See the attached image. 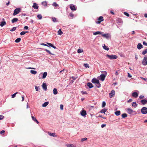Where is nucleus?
Instances as JSON below:
<instances>
[{
	"label": "nucleus",
	"instance_id": "obj_1",
	"mask_svg": "<svg viewBox=\"0 0 147 147\" xmlns=\"http://www.w3.org/2000/svg\"><path fill=\"white\" fill-rule=\"evenodd\" d=\"M92 83L95 84L98 88H100V86L101 85L99 80L95 78L92 79Z\"/></svg>",
	"mask_w": 147,
	"mask_h": 147
},
{
	"label": "nucleus",
	"instance_id": "obj_2",
	"mask_svg": "<svg viewBox=\"0 0 147 147\" xmlns=\"http://www.w3.org/2000/svg\"><path fill=\"white\" fill-rule=\"evenodd\" d=\"M106 56L110 59H116L117 57L115 55H109L107 54Z\"/></svg>",
	"mask_w": 147,
	"mask_h": 147
},
{
	"label": "nucleus",
	"instance_id": "obj_3",
	"mask_svg": "<svg viewBox=\"0 0 147 147\" xmlns=\"http://www.w3.org/2000/svg\"><path fill=\"white\" fill-rule=\"evenodd\" d=\"M21 9L20 8H17L14 11L13 15L14 16L18 14L21 11Z\"/></svg>",
	"mask_w": 147,
	"mask_h": 147
},
{
	"label": "nucleus",
	"instance_id": "obj_4",
	"mask_svg": "<svg viewBox=\"0 0 147 147\" xmlns=\"http://www.w3.org/2000/svg\"><path fill=\"white\" fill-rule=\"evenodd\" d=\"M142 64L144 65H147V56L144 57L142 61Z\"/></svg>",
	"mask_w": 147,
	"mask_h": 147
},
{
	"label": "nucleus",
	"instance_id": "obj_5",
	"mask_svg": "<svg viewBox=\"0 0 147 147\" xmlns=\"http://www.w3.org/2000/svg\"><path fill=\"white\" fill-rule=\"evenodd\" d=\"M142 113L145 114L147 113V108L144 107L142 108L141 110Z\"/></svg>",
	"mask_w": 147,
	"mask_h": 147
},
{
	"label": "nucleus",
	"instance_id": "obj_6",
	"mask_svg": "<svg viewBox=\"0 0 147 147\" xmlns=\"http://www.w3.org/2000/svg\"><path fill=\"white\" fill-rule=\"evenodd\" d=\"M103 17L102 16H101L99 17L98 19V21L96 22L97 24H100L101 22L103 21Z\"/></svg>",
	"mask_w": 147,
	"mask_h": 147
},
{
	"label": "nucleus",
	"instance_id": "obj_7",
	"mask_svg": "<svg viewBox=\"0 0 147 147\" xmlns=\"http://www.w3.org/2000/svg\"><path fill=\"white\" fill-rule=\"evenodd\" d=\"M80 114L82 116L84 117H86V111L82 110L80 111Z\"/></svg>",
	"mask_w": 147,
	"mask_h": 147
},
{
	"label": "nucleus",
	"instance_id": "obj_8",
	"mask_svg": "<svg viewBox=\"0 0 147 147\" xmlns=\"http://www.w3.org/2000/svg\"><path fill=\"white\" fill-rule=\"evenodd\" d=\"M70 8L71 10L75 11L76 9V6L73 4H70L69 5Z\"/></svg>",
	"mask_w": 147,
	"mask_h": 147
},
{
	"label": "nucleus",
	"instance_id": "obj_9",
	"mask_svg": "<svg viewBox=\"0 0 147 147\" xmlns=\"http://www.w3.org/2000/svg\"><path fill=\"white\" fill-rule=\"evenodd\" d=\"M127 111L128 113L130 114L136 113L135 111H133L132 109L130 108L127 109Z\"/></svg>",
	"mask_w": 147,
	"mask_h": 147
},
{
	"label": "nucleus",
	"instance_id": "obj_10",
	"mask_svg": "<svg viewBox=\"0 0 147 147\" xmlns=\"http://www.w3.org/2000/svg\"><path fill=\"white\" fill-rule=\"evenodd\" d=\"M115 91L114 90H112L111 93H109L110 98H111L113 97L115 95Z\"/></svg>",
	"mask_w": 147,
	"mask_h": 147
},
{
	"label": "nucleus",
	"instance_id": "obj_11",
	"mask_svg": "<svg viewBox=\"0 0 147 147\" xmlns=\"http://www.w3.org/2000/svg\"><path fill=\"white\" fill-rule=\"evenodd\" d=\"M41 74H42L43 75L42 78L43 79H45L46 78L47 75V73L46 72H45L43 73H40L39 74V76H40Z\"/></svg>",
	"mask_w": 147,
	"mask_h": 147
},
{
	"label": "nucleus",
	"instance_id": "obj_12",
	"mask_svg": "<svg viewBox=\"0 0 147 147\" xmlns=\"http://www.w3.org/2000/svg\"><path fill=\"white\" fill-rule=\"evenodd\" d=\"M101 35H102V36L103 37H105V38H107V39H108L109 37H110V35H109V33H107V34H101Z\"/></svg>",
	"mask_w": 147,
	"mask_h": 147
},
{
	"label": "nucleus",
	"instance_id": "obj_13",
	"mask_svg": "<svg viewBox=\"0 0 147 147\" xmlns=\"http://www.w3.org/2000/svg\"><path fill=\"white\" fill-rule=\"evenodd\" d=\"M116 21L117 23L119 24L123 23L121 19L120 18H117L116 20Z\"/></svg>",
	"mask_w": 147,
	"mask_h": 147
},
{
	"label": "nucleus",
	"instance_id": "obj_14",
	"mask_svg": "<svg viewBox=\"0 0 147 147\" xmlns=\"http://www.w3.org/2000/svg\"><path fill=\"white\" fill-rule=\"evenodd\" d=\"M42 88L45 91L47 90V84L45 83H43L42 85Z\"/></svg>",
	"mask_w": 147,
	"mask_h": 147
},
{
	"label": "nucleus",
	"instance_id": "obj_15",
	"mask_svg": "<svg viewBox=\"0 0 147 147\" xmlns=\"http://www.w3.org/2000/svg\"><path fill=\"white\" fill-rule=\"evenodd\" d=\"M100 80L103 81L105 80V75L104 74H102L100 76Z\"/></svg>",
	"mask_w": 147,
	"mask_h": 147
},
{
	"label": "nucleus",
	"instance_id": "obj_16",
	"mask_svg": "<svg viewBox=\"0 0 147 147\" xmlns=\"http://www.w3.org/2000/svg\"><path fill=\"white\" fill-rule=\"evenodd\" d=\"M138 93L136 92H134L132 93V96L135 98H137L138 97Z\"/></svg>",
	"mask_w": 147,
	"mask_h": 147
},
{
	"label": "nucleus",
	"instance_id": "obj_17",
	"mask_svg": "<svg viewBox=\"0 0 147 147\" xmlns=\"http://www.w3.org/2000/svg\"><path fill=\"white\" fill-rule=\"evenodd\" d=\"M140 102L143 105L147 103V100L145 99L141 100Z\"/></svg>",
	"mask_w": 147,
	"mask_h": 147
},
{
	"label": "nucleus",
	"instance_id": "obj_18",
	"mask_svg": "<svg viewBox=\"0 0 147 147\" xmlns=\"http://www.w3.org/2000/svg\"><path fill=\"white\" fill-rule=\"evenodd\" d=\"M47 44L48 45V46H47V47H51L54 49H56V47L55 46H54L52 44H51V43H49L48 42H47Z\"/></svg>",
	"mask_w": 147,
	"mask_h": 147
},
{
	"label": "nucleus",
	"instance_id": "obj_19",
	"mask_svg": "<svg viewBox=\"0 0 147 147\" xmlns=\"http://www.w3.org/2000/svg\"><path fill=\"white\" fill-rule=\"evenodd\" d=\"M32 7L34 9H37L38 8V6L36 3H34L32 6Z\"/></svg>",
	"mask_w": 147,
	"mask_h": 147
},
{
	"label": "nucleus",
	"instance_id": "obj_20",
	"mask_svg": "<svg viewBox=\"0 0 147 147\" xmlns=\"http://www.w3.org/2000/svg\"><path fill=\"white\" fill-rule=\"evenodd\" d=\"M143 47V46L140 43H139L137 46V48L138 49H141Z\"/></svg>",
	"mask_w": 147,
	"mask_h": 147
},
{
	"label": "nucleus",
	"instance_id": "obj_21",
	"mask_svg": "<svg viewBox=\"0 0 147 147\" xmlns=\"http://www.w3.org/2000/svg\"><path fill=\"white\" fill-rule=\"evenodd\" d=\"M18 20V19L17 18H14L11 20V22L13 23L16 22Z\"/></svg>",
	"mask_w": 147,
	"mask_h": 147
},
{
	"label": "nucleus",
	"instance_id": "obj_22",
	"mask_svg": "<svg viewBox=\"0 0 147 147\" xmlns=\"http://www.w3.org/2000/svg\"><path fill=\"white\" fill-rule=\"evenodd\" d=\"M103 33V32L100 31H97L93 33V34L94 35H96L97 34H101Z\"/></svg>",
	"mask_w": 147,
	"mask_h": 147
},
{
	"label": "nucleus",
	"instance_id": "obj_23",
	"mask_svg": "<svg viewBox=\"0 0 147 147\" xmlns=\"http://www.w3.org/2000/svg\"><path fill=\"white\" fill-rule=\"evenodd\" d=\"M32 120L36 122L37 124H38L39 122L37 121V120L33 116H32Z\"/></svg>",
	"mask_w": 147,
	"mask_h": 147
},
{
	"label": "nucleus",
	"instance_id": "obj_24",
	"mask_svg": "<svg viewBox=\"0 0 147 147\" xmlns=\"http://www.w3.org/2000/svg\"><path fill=\"white\" fill-rule=\"evenodd\" d=\"M49 135L51 136L56 137V136L55 133H51L50 132H48Z\"/></svg>",
	"mask_w": 147,
	"mask_h": 147
},
{
	"label": "nucleus",
	"instance_id": "obj_25",
	"mask_svg": "<svg viewBox=\"0 0 147 147\" xmlns=\"http://www.w3.org/2000/svg\"><path fill=\"white\" fill-rule=\"evenodd\" d=\"M107 109H103L100 111V112L101 113H103L105 114V112L107 111Z\"/></svg>",
	"mask_w": 147,
	"mask_h": 147
},
{
	"label": "nucleus",
	"instance_id": "obj_26",
	"mask_svg": "<svg viewBox=\"0 0 147 147\" xmlns=\"http://www.w3.org/2000/svg\"><path fill=\"white\" fill-rule=\"evenodd\" d=\"M53 93L55 95L57 94L58 93V92L56 88H55L53 90Z\"/></svg>",
	"mask_w": 147,
	"mask_h": 147
},
{
	"label": "nucleus",
	"instance_id": "obj_27",
	"mask_svg": "<svg viewBox=\"0 0 147 147\" xmlns=\"http://www.w3.org/2000/svg\"><path fill=\"white\" fill-rule=\"evenodd\" d=\"M6 23L5 22V21H3L1 22L0 24V26L1 27H3L6 24Z\"/></svg>",
	"mask_w": 147,
	"mask_h": 147
},
{
	"label": "nucleus",
	"instance_id": "obj_28",
	"mask_svg": "<svg viewBox=\"0 0 147 147\" xmlns=\"http://www.w3.org/2000/svg\"><path fill=\"white\" fill-rule=\"evenodd\" d=\"M103 49L105 50L108 51L109 50V48L108 47L106 46L105 44L104 45V46H103Z\"/></svg>",
	"mask_w": 147,
	"mask_h": 147
},
{
	"label": "nucleus",
	"instance_id": "obj_29",
	"mask_svg": "<svg viewBox=\"0 0 147 147\" xmlns=\"http://www.w3.org/2000/svg\"><path fill=\"white\" fill-rule=\"evenodd\" d=\"M30 72L32 74L35 75L36 74L37 71H36L31 70L30 71Z\"/></svg>",
	"mask_w": 147,
	"mask_h": 147
},
{
	"label": "nucleus",
	"instance_id": "obj_30",
	"mask_svg": "<svg viewBox=\"0 0 147 147\" xmlns=\"http://www.w3.org/2000/svg\"><path fill=\"white\" fill-rule=\"evenodd\" d=\"M87 85L89 88H92V84L90 82L88 83L87 84Z\"/></svg>",
	"mask_w": 147,
	"mask_h": 147
},
{
	"label": "nucleus",
	"instance_id": "obj_31",
	"mask_svg": "<svg viewBox=\"0 0 147 147\" xmlns=\"http://www.w3.org/2000/svg\"><path fill=\"white\" fill-rule=\"evenodd\" d=\"M138 105L136 102H133L132 103V106L134 107H136Z\"/></svg>",
	"mask_w": 147,
	"mask_h": 147
},
{
	"label": "nucleus",
	"instance_id": "obj_32",
	"mask_svg": "<svg viewBox=\"0 0 147 147\" xmlns=\"http://www.w3.org/2000/svg\"><path fill=\"white\" fill-rule=\"evenodd\" d=\"M115 113L117 116H118L120 114V112L119 111H117L115 112Z\"/></svg>",
	"mask_w": 147,
	"mask_h": 147
},
{
	"label": "nucleus",
	"instance_id": "obj_33",
	"mask_svg": "<svg viewBox=\"0 0 147 147\" xmlns=\"http://www.w3.org/2000/svg\"><path fill=\"white\" fill-rule=\"evenodd\" d=\"M49 103L48 102H45L42 105V106L43 107H46L49 104Z\"/></svg>",
	"mask_w": 147,
	"mask_h": 147
},
{
	"label": "nucleus",
	"instance_id": "obj_34",
	"mask_svg": "<svg viewBox=\"0 0 147 147\" xmlns=\"http://www.w3.org/2000/svg\"><path fill=\"white\" fill-rule=\"evenodd\" d=\"M63 34V32L61 31V29H59L58 31V34L61 35Z\"/></svg>",
	"mask_w": 147,
	"mask_h": 147
},
{
	"label": "nucleus",
	"instance_id": "obj_35",
	"mask_svg": "<svg viewBox=\"0 0 147 147\" xmlns=\"http://www.w3.org/2000/svg\"><path fill=\"white\" fill-rule=\"evenodd\" d=\"M42 4L44 6H46L47 5V2L46 1H43L42 2Z\"/></svg>",
	"mask_w": 147,
	"mask_h": 147
},
{
	"label": "nucleus",
	"instance_id": "obj_36",
	"mask_svg": "<svg viewBox=\"0 0 147 147\" xmlns=\"http://www.w3.org/2000/svg\"><path fill=\"white\" fill-rule=\"evenodd\" d=\"M52 20L54 22H57L58 21L55 18L53 17L52 18Z\"/></svg>",
	"mask_w": 147,
	"mask_h": 147
},
{
	"label": "nucleus",
	"instance_id": "obj_37",
	"mask_svg": "<svg viewBox=\"0 0 147 147\" xmlns=\"http://www.w3.org/2000/svg\"><path fill=\"white\" fill-rule=\"evenodd\" d=\"M21 40L20 38H18L15 40V42L16 43H18Z\"/></svg>",
	"mask_w": 147,
	"mask_h": 147
},
{
	"label": "nucleus",
	"instance_id": "obj_38",
	"mask_svg": "<svg viewBox=\"0 0 147 147\" xmlns=\"http://www.w3.org/2000/svg\"><path fill=\"white\" fill-rule=\"evenodd\" d=\"M127 115L126 113H123L122 115V116L123 118H125L127 117Z\"/></svg>",
	"mask_w": 147,
	"mask_h": 147
},
{
	"label": "nucleus",
	"instance_id": "obj_39",
	"mask_svg": "<svg viewBox=\"0 0 147 147\" xmlns=\"http://www.w3.org/2000/svg\"><path fill=\"white\" fill-rule=\"evenodd\" d=\"M45 50L46 52H47L49 54H50V55H54V54L51 53L49 50L47 49H45Z\"/></svg>",
	"mask_w": 147,
	"mask_h": 147
},
{
	"label": "nucleus",
	"instance_id": "obj_40",
	"mask_svg": "<svg viewBox=\"0 0 147 147\" xmlns=\"http://www.w3.org/2000/svg\"><path fill=\"white\" fill-rule=\"evenodd\" d=\"M37 18L39 20H41L42 18V17L41 14H38L37 16Z\"/></svg>",
	"mask_w": 147,
	"mask_h": 147
},
{
	"label": "nucleus",
	"instance_id": "obj_41",
	"mask_svg": "<svg viewBox=\"0 0 147 147\" xmlns=\"http://www.w3.org/2000/svg\"><path fill=\"white\" fill-rule=\"evenodd\" d=\"M28 31H26V32L22 31L20 33V34L21 35H24L26 33H28Z\"/></svg>",
	"mask_w": 147,
	"mask_h": 147
},
{
	"label": "nucleus",
	"instance_id": "obj_42",
	"mask_svg": "<svg viewBox=\"0 0 147 147\" xmlns=\"http://www.w3.org/2000/svg\"><path fill=\"white\" fill-rule=\"evenodd\" d=\"M147 53V49H146L144 51L142 52V54L144 55Z\"/></svg>",
	"mask_w": 147,
	"mask_h": 147
},
{
	"label": "nucleus",
	"instance_id": "obj_43",
	"mask_svg": "<svg viewBox=\"0 0 147 147\" xmlns=\"http://www.w3.org/2000/svg\"><path fill=\"white\" fill-rule=\"evenodd\" d=\"M67 147H76L72 144H68L67 145Z\"/></svg>",
	"mask_w": 147,
	"mask_h": 147
},
{
	"label": "nucleus",
	"instance_id": "obj_44",
	"mask_svg": "<svg viewBox=\"0 0 147 147\" xmlns=\"http://www.w3.org/2000/svg\"><path fill=\"white\" fill-rule=\"evenodd\" d=\"M16 29V27H14L12 28L10 30L11 31L13 32L15 31Z\"/></svg>",
	"mask_w": 147,
	"mask_h": 147
},
{
	"label": "nucleus",
	"instance_id": "obj_45",
	"mask_svg": "<svg viewBox=\"0 0 147 147\" xmlns=\"http://www.w3.org/2000/svg\"><path fill=\"white\" fill-rule=\"evenodd\" d=\"M18 92H16L14 94H13L12 95H11V98H14L16 97V94L18 93Z\"/></svg>",
	"mask_w": 147,
	"mask_h": 147
},
{
	"label": "nucleus",
	"instance_id": "obj_46",
	"mask_svg": "<svg viewBox=\"0 0 147 147\" xmlns=\"http://www.w3.org/2000/svg\"><path fill=\"white\" fill-rule=\"evenodd\" d=\"M87 138H82L81 139V142H83L84 141L87 140Z\"/></svg>",
	"mask_w": 147,
	"mask_h": 147
},
{
	"label": "nucleus",
	"instance_id": "obj_47",
	"mask_svg": "<svg viewBox=\"0 0 147 147\" xmlns=\"http://www.w3.org/2000/svg\"><path fill=\"white\" fill-rule=\"evenodd\" d=\"M53 5L55 7H57L58 6V5L57 4L56 2H54L53 4Z\"/></svg>",
	"mask_w": 147,
	"mask_h": 147
},
{
	"label": "nucleus",
	"instance_id": "obj_48",
	"mask_svg": "<svg viewBox=\"0 0 147 147\" xmlns=\"http://www.w3.org/2000/svg\"><path fill=\"white\" fill-rule=\"evenodd\" d=\"M78 53H80L83 52V51L82 50H81L80 49H78L77 51Z\"/></svg>",
	"mask_w": 147,
	"mask_h": 147
},
{
	"label": "nucleus",
	"instance_id": "obj_49",
	"mask_svg": "<svg viewBox=\"0 0 147 147\" xmlns=\"http://www.w3.org/2000/svg\"><path fill=\"white\" fill-rule=\"evenodd\" d=\"M106 105V102L105 101H103L102 103V107H105Z\"/></svg>",
	"mask_w": 147,
	"mask_h": 147
},
{
	"label": "nucleus",
	"instance_id": "obj_50",
	"mask_svg": "<svg viewBox=\"0 0 147 147\" xmlns=\"http://www.w3.org/2000/svg\"><path fill=\"white\" fill-rule=\"evenodd\" d=\"M124 14L126 16H127V17H129V14L128 13H127V12H124Z\"/></svg>",
	"mask_w": 147,
	"mask_h": 147
},
{
	"label": "nucleus",
	"instance_id": "obj_51",
	"mask_svg": "<svg viewBox=\"0 0 147 147\" xmlns=\"http://www.w3.org/2000/svg\"><path fill=\"white\" fill-rule=\"evenodd\" d=\"M63 105H60V109L61 110H63Z\"/></svg>",
	"mask_w": 147,
	"mask_h": 147
},
{
	"label": "nucleus",
	"instance_id": "obj_52",
	"mask_svg": "<svg viewBox=\"0 0 147 147\" xmlns=\"http://www.w3.org/2000/svg\"><path fill=\"white\" fill-rule=\"evenodd\" d=\"M69 16L72 18H73L74 16V15L72 13H71L69 14Z\"/></svg>",
	"mask_w": 147,
	"mask_h": 147
},
{
	"label": "nucleus",
	"instance_id": "obj_53",
	"mask_svg": "<svg viewBox=\"0 0 147 147\" xmlns=\"http://www.w3.org/2000/svg\"><path fill=\"white\" fill-rule=\"evenodd\" d=\"M84 66H85V67H89V65L88 64H84Z\"/></svg>",
	"mask_w": 147,
	"mask_h": 147
},
{
	"label": "nucleus",
	"instance_id": "obj_54",
	"mask_svg": "<svg viewBox=\"0 0 147 147\" xmlns=\"http://www.w3.org/2000/svg\"><path fill=\"white\" fill-rule=\"evenodd\" d=\"M4 117L2 115H0V120L2 119H3Z\"/></svg>",
	"mask_w": 147,
	"mask_h": 147
},
{
	"label": "nucleus",
	"instance_id": "obj_55",
	"mask_svg": "<svg viewBox=\"0 0 147 147\" xmlns=\"http://www.w3.org/2000/svg\"><path fill=\"white\" fill-rule=\"evenodd\" d=\"M119 71V70H118V71H116V72L115 73V74L116 75H118V74H119V73H118V72Z\"/></svg>",
	"mask_w": 147,
	"mask_h": 147
},
{
	"label": "nucleus",
	"instance_id": "obj_56",
	"mask_svg": "<svg viewBox=\"0 0 147 147\" xmlns=\"http://www.w3.org/2000/svg\"><path fill=\"white\" fill-rule=\"evenodd\" d=\"M35 88L36 91H38V87H37V86H35Z\"/></svg>",
	"mask_w": 147,
	"mask_h": 147
},
{
	"label": "nucleus",
	"instance_id": "obj_57",
	"mask_svg": "<svg viewBox=\"0 0 147 147\" xmlns=\"http://www.w3.org/2000/svg\"><path fill=\"white\" fill-rule=\"evenodd\" d=\"M40 45H42L45 46H48L46 44H45V43H41V44H40Z\"/></svg>",
	"mask_w": 147,
	"mask_h": 147
},
{
	"label": "nucleus",
	"instance_id": "obj_58",
	"mask_svg": "<svg viewBox=\"0 0 147 147\" xmlns=\"http://www.w3.org/2000/svg\"><path fill=\"white\" fill-rule=\"evenodd\" d=\"M28 26H25L24 27V29L25 30H27L28 29Z\"/></svg>",
	"mask_w": 147,
	"mask_h": 147
},
{
	"label": "nucleus",
	"instance_id": "obj_59",
	"mask_svg": "<svg viewBox=\"0 0 147 147\" xmlns=\"http://www.w3.org/2000/svg\"><path fill=\"white\" fill-rule=\"evenodd\" d=\"M139 98L140 99H142L144 98V96L141 95L139 97Z\"/></svg>",
	"mask_w": 147,
	"mask_h": 147
},
{
	"label": "nucleus",
	"instance_id": "obj_60",
	"mask_svg": "<svg viewBox=\"0 0 147 147\" xmlns=\"http://www.w3.org/2000/svg\"><path fill=\"white\" fill-rule=\"evenodd\" d=\"M105 126H106V124H102L101 125V127L102 128H103L104 127H105Z\"/></svg>",
	"mask_w": 147,
	"mask_h": 147
},
{
	"label": "nucleus",
	"instance_id": "obj_61",
	"mask_svg": "<svg viewBox=\"0 0 147 147\" xmlns=\"http://www.w3.org/2000/svg\"><path fill=\"white\" fill-rule=\"evenodd\" d=\"M132 99H129L127 101V102H132Z\"/></svg>",
	"mask_w": 147,
	"mask_h": 147
},
{
	"label": "nucleus",
	"instance_id": "obj_62",
	"mask_svg": "<svg viewBox=\"0 0 147 147\" xmlns=\"http://www.w3.org/2000/svg\"><path fill=\"white\" fill-rule=\"evenodd\" d=\"M143 44L146 46H147V43L145 41L143 42Z\"/></svg>",
	"mask_w": 147,
	"mask_h": 147
},
{
	"label": "nucleus",
	"instance_id": "obj_63",
	"mask_svg": "<svg viewBox=\"0 0 147 147\" xmlns=\"http://www.w3.org/2000/svg\"><path fill=\"white\" fill-rule=\"evenodd\" d=\"M128 77L131 78L132 77V76L130 75V74L129 73H128Z\"/></svg>",
	"mask_w": 147,
	"mask_h": 147
},
{
	"label": "nucleus",
	"instance_id": "obj_64",
	"mask_svg": "<svg viewBox=\"0 0 147 147\" xmlns=\"http://www.w3.org/2000/svg\"><path fill=\"white\" fill-rule=\"evenodd\" d=\"M135 58H136V60H137L138 59V55H135Z\"/></svg>",
	"mask_w": 147,
	"mask_h": 147
}]
</instances>
